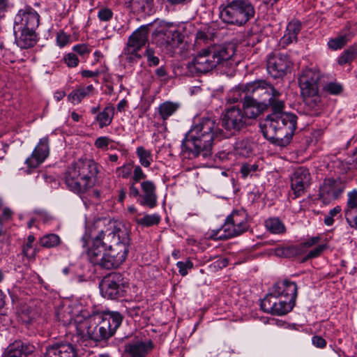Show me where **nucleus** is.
I'll return each mask as SVG.
<instances>
[{"label":"nucleus","mask_w":357,"mask_h":357,"mask_svg":"<svg viewBox=\"0 0 357 357\" xmlns=\"http://www.w3.org/2000/svg\"><path fill=\"white\" fill-rule=\"evenodd\" d=\"M247 126V120L239 107L232 106L225 109L221 119V127L211 117H203L195 123L185 133L181 145V155L183 159H204L212 155L214 142L229 138Z\"/></svg>","instance_id":"obj_1"},{"label":"nucleus","mask_w":357,"mask_h":357,"mask_svg":"<svg viewBox=\"0 0 357 357\" xmlns=\"http://www.w3.org/2000/svg\"><path fill=\"white\" fill-rule=\"evenodd\" d=\"M129 246L130 237L126 227L110 220L92 238L87 256L91 263L101 268H116L126 260Z\"/></svg>","instance_id":"obj_2"},{"label":"nucleus","mask_w":357,"mask_h":357,"mask_svg":"<svg viewBox=\"0 0 357 357\" xmlns=\"http://www.w3.org/2000/svg\"><path fill=\"white\" fill-rule=\"evenodd\" d=\"M282 109L273 108V112L266 116L261 126L265 138L281 147L290 143L297 124V116L292 113L283 112Z\"/></svg>","instance_id":"obj_3"},{"label":"nucleus","mask_w":357,"mask_h":357,"mask_svg":"<svg viewBox=\"0 0 357 357\" xmlns=\"http://www.w3.org/2000/svg\"><path fill=\"white\" fill-rule=\"evenodd\" d=\"M297 291V285L294 282L287 280L278 282L261 300V308L263 311L273 315L286 314L295 305Z\"/></svg>","instance_id":"obj_4"},{"label":"nucleus","mask_w":357,"mask_h":357,"mask_svg":"<svg viewBox=\"0 0 357 357\" xmlns=\"http://www.w3.org/2000/svg\"><path fill=\"white\" fill-rule=\"evenodd\" d=\"M123 321L122 315L118 312H105L96 314L85 319L78 327L82 337L100 342L112 337Z\"/></svg>","instance_id":"obj_5"},{"label":"nucleus","mask_w":357,"mask_h":357,"mask_svg":"<svg viewBox=\"0 0 357 357\" xmlns=\"http://www.w3.org/2000/svg\"><path fill=\"white\" fill-rule=\"evenodd\" d=\"M321 73L317 68H303L298 74V86L304 102L303 112L307 115L318 116L321 112Z\"/></svg>","instance_id":"obj_6"},{"label":"nucleus","mask_w":357,"mask_h":357,"mask_svg":"<svg viewBox=\"0 0 357 357\" xmlns=\"http://www.w3.org/2000/svg\"><path fill=\"white\" fill-rule=\"evenodd\" d=\"M98 172V164L94 160L80 159L66 170L65 183L70 191L82 194L94 185Z\"/></svg>","instance_id":"obj_7"},{"label":"nucleus","mask_w":357,"mask_h":357,"mask_svg":"<svg viewBox=\"0 0 357 357\" xmlns=\"http://www.w3.org/2000/svg\"><path fill=\"white\" fill-rule=\"evenodd\" d=\"M226 47L220 45H210L199 50L190 61L187 68L193 75L206 74L219 65H223L231 57Z\"/></svg>","instance_id":"obj_8"},{"label":"nucleus","mask_w":357,"mask_h":357,"mask_svg":"<svg viewBox=\"0 0 357 357\" xmlns=\"http://www.w3.org/2000/svg\"><path fill=\"white\" fill-rule=\"evenodd\" d=\"M220 20L227 24L241 26L255 16V9L248 0H231L219 7Z\"/></svg>","instance_id":"obj_9"},{"label":"nucleus","mask_w":357,"mask_h":357,"mask_svg":"<svg viewBox=\"0 0 357 357\" xmlns=\"http://www.w3.org/2000/svg\"><path fill=\"white\" fill-rule=\"evenodd\" d=\"M247 93L258 101L271 108L283 109L284 102L281 99L282 93L269 82L257 79L246 84Z\"/></svg>","instance_id":"obj_10"},{"label":"nucleus","mask_w":357,"mask_h":357,"mask_svg":"<svg viewBox=\"0 0 357 357\" xmlns=\"http://www.w3.org/2000/svg\"><path fill=\"white\" fill-rule=\"evenodd\" d=\"M248 228V215L245 211H234L218 231L216 238L228 239L242 234Z\"/></svg>","instance_id":"obj_11"},{"label":"nucleus","mask_w":357,"mask_h":357,"mask_svg":"<svg viewBox=\"0 0 357 357\" xmlns=\"http://www.w3.org/2000/svg\"><path fill=\"white\" fill-rule=\"evenodd\" d=\"M139 183L140 189L138 188L137 184L128 183L129 197L136 199L141 206L153 208L158 204L155 183L153 181L146 180V178Z\"/></svg>","instance_id":"obj_12"},{"label":"nucleus","mask_w":357,"mask_h":357,"mask_svg":"<svg viewBox=\"0 0 357 357\" xmlns=\"http://www.w3.org/2000/svg\"><path fill=\"white\" fill-rule=\"evenodd\" d=\"M149 25H143L135 30L128 38L126 46L122 52V56L130 63L137 62L142 56L139 50L148 41Z\"/></svg>","instance_id":"obj_13"},{"label":"nucleus","mask_w":357,"mask_h":357,"mask_svg":"<svg viewBox=\"0 0 357 357\" xmlns=\"http://www.w3.org/2000/svg\"><path fill=\"white\" fill-rule=\"evenodd\" d=\"M127 284L121 274L111 273L101 280L99 284L100 294L107 299H118L125 296Z\"/></svg>","instance_id":"obj_14"},{"label":"nucleus","mask_w":357,"mask_h":357,"mask_svg":"<svg viewBox=\"0 0 357 357\" xmlns=\"http://www.w3.org/2000/svg\"><path fill=\"white\" fill-rule=\"evenodd\" d=\"M153 35L157 43L170 49L178 47L183 42V35L172 23L160 22V27Z\"/></svg>","instance_id":"obj_15"},{"label":"nucleus","mask_w":357,"mask_h":357,"mask_svg":"<svg viewBox=\"0 0 357 357\" xmlns=\"http://www.w3.org/2000/svg\"><path fill=\"white\" fill-rule=\"evenodd\" d=\"M347 187L345 181L337 178H326L319 188V197L324 204L339 199Z\"/></svg>","instance_id":"obj_16"},{"label":"nucleus","mask_w":357,"mask_h":357,"mask_svg":"<svg viewBox=\"0 0 357 357\" xmlns=\"http://www.w3.org/2000/svg\"><path fill=\"white\" fill-rule=\"evenodd\" d=\"M40 15L28 6L20 9L14 19L13 29L36 30L39 25Z\"/></svg>","instance_id":"obj_17"},{"label":"nucleus","mask_w":357,"mask_h":357,"mask_svg":"<svg viewBox=\"0 0 357 357\" xmlns=\"http://www.w3.org/2000/svg\"><path fill=\"white\" fill-rule=\"evenodd\" d=\"M291 61L286 54L280 53L269 55L267 59L266 68L268 74L279 78L284 76L291 66Z\"/></svg>","instance_id":"obj_18"},{"label":"nucleus","mask_w":357,"mask_h":357,"mask_svg":"<svg viewBox=\"0 0 357 357\" xmlns=\"http://www.w3.org/2000/svg\"><path fill=\"white\" fill-rule=\"evenodd\" d=\"M311 175L308 169L300 167L295 169L291 176V188L293 191V199H296L304 195L310 186Z\"/></svg>","instance_id":"obj_19"},{"label":"nucleus","mask_w":357,"mask_h":357,"mask_svg":"<svg viewBox=\"0 0 357 357\" xmlns=\"http://www.w3.org/2000/svg\"><path fill=\"white\" fill-rule=\"evenodd\" d=\"M115 174L118 178L130 179L128 183L137 184L142 180L146 178V174L141 166L135 165L133 161H129L117 167Z\"/></svg>","instance_id":"obj_20"},{"label":"nucleus","mask_w":357,"mask_h":357,"mask_svg":"<svg viewBox=\"0 0 357 357\" xmlns=\"http://www.w3.org/2000/svg\"><path fill=\"white\" fill-rule=\"evenodd\" d=\"M50 153L49 138H41L31 155L25 160V163L29 168H36L42 164Z\"/></svg>","instance_id":"obj_21"},{"label":"nucleus","mask_w":357,"mask_h":357,"mask_svg":"<svg viewBox=\"0 0 357 357\" xmlns=\"http://www.w3.org/2000/svg\"><path fill=\"white\" fill-rule=\"evenodd\" d=\"M44 357H78V354L73 344L59 341L46 347Z\"/></svg>","instance_id":"obj_22"},{"label":"nucleus","mask_w":357,"mask_h":357,"mask_svg":"<svg viewBox=\"0 0 357 357\" xmlns=\"http://www.w3.org/2000/svg\"><path fill=\"white\" fill-rule=\"evenodd\" d=\"M347 197L344 215L350 227L357 230V189L349 191Z\"/></svg>","instance_id":"obj_23"},{"label":"nucleus","mask_w":357,"mask_h":357,"mask_svg":"<svg viewBox=\"0 0 357 357\" xmlns=\"http://www.w3.org/2000/svg\"><path fill=\"white\" fill-rule=\"evenodd\" d=\"M268 108L267 106L262 102L255 99L252 96H249L243 103V114L246 120L256 119L259 116L265 109Z\"/></svg>","instance_id":"obj_24"},{"label":"nucleus","mask_w":357,"mask_h":357,"mask_svg":"<svg viewBox=\"0 0 357 357\" xmlns=\"http://www.w3.org/2000/svg\"><path fill=\"white\" fill-rule=\"evenodd\" d=\"M153 349L151 341H135L126 345L125 351L130 357H145Z\"/></svg>","instance_id":"obj_25"},{"label":"nucleus","mask_w":357,"mask_h":357,"mask_svg":"<svg viewBox=\"0 0 357 357\" xmlns=\"http://www.w3.org/2000/svg\"><path fill=\"white\" fill-rule=\"evenodd\" d=\"M15 43L21 49L32 47L36 43V30H17L13 29Z\"/></svg>","instance_id":"obj_26"},{"label":"nucleus","mask_w":357,"mask_h":357,"mask_svg":"<svg viewBox=\"0 0 357 357\" xmlns=\"http://www.w3.org/2000/svg\"><path fill=\"white\" fill-rule=\"evenodd\" d=\"M301 30V23L298 20H293L286 27L285 33L280 39V45L285 47L293 43L297 42L298 34Z\"/></svg>","instance_id":"obj_27"},{"label":"nucleus","mask_w":357,"mask_h":357,"mask_svg":"<svg viewBox=\"0 0 357 357\" xmlns=\"http://www.w3.org/2000/svg\"><path fill=\"white\" fill-rule=\"evenodd\" d=\"M34 347L26 344L21 340L15 341L10 344L2 357H21L22 354L28 355L33 351Z\"/></svg>","instance_id":"obj_28"},{"label":"nucleus","mask_w":357,"mask_h":357,"mask_svg":"<svg viewBox=\"0 0 357 357\" xmlns=\"http://www.w3.org/2000/svg\"><path fill=\"white\" fill-rule=\"evenodd\" d=\"M94 87L90 84L86 87L72 91L68 96V100L74 105L79 103L82 100L92 94Z\"/></svg>","instance_id":"obj_29"},{"label":"nucleus","mask_w":357,"mask_h":357,"mask_svg":"<svg viewBox=\"0 0 357 357\" xmlns=\"http://www.w3.org/2000/svg\"><path fill=\"white\" fill-rule=\"evenodd\" d=\"M115 108L113 105H108L102 112L98 113L96 117L99 128H103L111 124L114 115Z\"/></svg>","instance_id":"obj_30"},{"label":"nucleus","mask_w":357,"mask_h":357,"mask_svg":"<svg viewBox=\"0 0 357 357\" xmlns=\"http://www.w3.org/2000/svg\"><path fill=\"white\" fill-rule=\"evenodd\" d=\"M245 86L246 84H241L230 90L227 95V102L234 103L238 101H245L250 96L245 89Z\"/></svg>","instance_id":"obj_31"},{"label":"nucleus","mask_w":357,"mask_h":357,"mask_svg":"<svg viewBox=\"0 0 357 357\" xmlns=\"http://www.w3.org/2000/svg\"><path fill=\"white\" fill-rule=\"evenodd\" d=\"M234 151L236 155L249 157L252 152V146L248 139H238L234 144Z\"/></svg>","instance_id":"obj_32"},{"label":"nucleus","mask_w":357,"mask_h":357,"mask_svg":"<svg viewBox=\"0 0 357 357\" xmlns=\"http://www.w3.org/2000/svg\"><path fill=\"white\" fill-rule=\"evenodd\" d=\"M179 107V103L166 101L160 105L158 107L159 114L162 120L165 121L174 114L178 109Z\"/></svg>","instance_id":"obj_33"},{"label":"nucleus","mask_w":357,"mask_h":357,"mask_svg":"<svg viewBox=\"0 0 357 357\" xmlns=\"http://www.w3.org/2000/svg\"><path fill=\"white\" fill-rule=\"evenodd\" d=\"M136 154L139 158V164L142 167H149L153 161L151 151L146 149L143 146H138L136 149Z\"/></svg>","instance_id":"obj_34"},{"label":"nucleus","mask_w":357,"mask_h":357,"mask_svg":"<svg viewBox=\"0 0 357 357\" xmlns=\"http://www.w3.org/2000/svg\"><path fill=\"white\" fill-rule=\"evenodd\" d=\"M267 230L275 234H281L285 231V226L278 218H270L265 221Z\"/></svg>","instance_id":"obj_35"},{"label":"nucleus","mask_w":357,"mask_h":357,"mask_svg":"<svg viewBox=\"0 0 357 357\" xmlns=\"http://www.w3.org/2000/svg\"><path fill=\"white\" fill-rule=\"evenodd\" d=\"M357 57V45L354 44L345 50L338 57L337 62L343 66L350 63Z\"/></svg>","instance_id":"obj_36"},{"label":"nucleus","mask_w":357,"mask_h":357,"mask_svg":"<svg viewBox=\"0 0 357 357\" xmlns=\"http://www.w3.org/2000/svg\"><path fill=\"white\" fill-rule=\"evenodd\" d=\"M56 317L64 326L71 324L74 321V314H73L72 308L68 306L59 310L56 313Z\"/></svg>","instance_id":"obj_37"},{"label":"nucleus","mask_w":357,"mask_h":357,"mask_svg":"<svg viewBox=\"0 0 357 357\" xmlns=\"http://www.w3.org/2000/svg\"><path fill=\"white\" fill-rule=\"evenodd\" d=\"M61 243V238L56 234H47L42 236L40 239L41 246L50 248L59 245Z\"/></svg>","instance_id":"obj_38"},{"label":"nucleus","mask_w":357,"mask_h":357,"mask_svg":"<svg viewBox=\"0 0 357 357\" xmlns=\"http://www.w3.org/2000/svg\"><path fill=\"white\" fill-rule=\"evenodd\" d=\"M125 3L135 11H146L151 6L153 0H124Z\"/></svg>","instance_id":"obj_39"},{"label":"nucleus","mask_w":357,"mask_h":357,"mask_svg":"<svg viewBox=\"0 0 357 357\" xmlns=\"http://www.w3.org/2000/svg\"><path fill=\"white\" fill-rule=\"evenodd\" d=\"M38 317V314L35 310L26 307L19 315L20 320L26 325L32 324Z\"/></svg>","instance_id":"obj_40"},{"label":"nucleus","mask_w":357,"mask_h":357,"mask_svg":"<svg viewBox=\"0 0 357 357\" xmlns=\"http://www.w3.org/2000/svg\"><path fill=\"white\" fill-rule=\"evenodd\" d=\"M213 33L209 27H204L199 30L196 34V42L198 44L203 43L205 45L209 43V41L213 38Z\"/></svg>","instance_id":"obj_41"},{"label":"nucleus","mask_w":357,"mask_h":357,"mask_svg":"<svg viewBox=\"0 0 357 357\" xmlns=\"http://www.w3.org/2000/svg\"><path fill=\"white\" fill-rule=\"evenodd\" d=\"M349 40L347 34L331 38L328 42V46L333 50H337L342 48Z\"/></svg>","instance_id":"obj_42"},{"label":"nucleus","mask_w":357,"mask_h":357,"mask_svg":"<svg viewBox=\"0 0 357 357\" xmlns=\"http://www.w3.org/2000/svg\"><path fill=\"white\" fill-rule=\"evenodd\" d=\"M137 223L144 227H151L153 225H157L160 222V216L157 214H147L145 215L143 218L138 219L137 220Z\"/></svg>","instance_id":"obj_43"},{"label":"nucleus","mask_w":357,"mask_h":357,"mask_svg":"<svg viewBox=\"0 0 357 357\" xmlns=\"http://www.w3.org/2000/svg\"><path fill=\"white\" fill-rule=\"evenodd\" d=\"M12 218V212L9 208H4L2 215L0 216V248H2L1 243L6 241V234L3 231V224L10 220Z\"/></svg>","instance_id":"obj_44"},{"label":"nucleus","mask_w":357,"mask_h":357,"mask_svg":"<svg viewBox=\"0 0 357 357\" xmlns=\"http://www.w3.org/2000/svg\"><path fill=\"white\" fill-rule=\"evenodd\" d=\"M258 165L257 163H243L241 167L240 172L243 178L248 176H252L253 174L257 171Z\"/></svg>","instance_id":"obj_45"},{"label":"nucleus","mask_w":357,"mask_h":357,"mask_svg":"<svg viewBox=\"0 0 357 357\" xmlns=\"http://www.w3.org/2000/svg\"><path fill=\"white\" fill-rule=\"evenodd\" d=\"M144 56L146 57L149 66H156L159 64L160 59L153 48L148 47L144 52Z\"/></svg>","instance_id":"obj_46"},{"label":"nucleus","mask_w":357,"mask_h":357,"mask_svg":"<svg viewBox=\"0 0 357 357\" xmlns=\"http://www.w3.org/2000/svg\"><path fill=\"white\" fill-rule=\"evenodd\" d=\"M342 208L340 206H336L333 209L330 210L328 213L325 215L324 222L327 226H331L333 225L335 220L334 217L337 216L340 213Z\"/></svg>","instance_id":"obj_47"},{"label":"nucleus","mask_w":357,"mask_h":357,"mask_svg":"<svg viewBox=\"0 0 357 357\" xmlns=\"http://www.w3.org/2000/svg\"><path fill=\"white\" fill-rule=\"evenodd\" d=\"M343 165L345 172L357 169V149Z\"/></svg>","instance_id":"obj_48"},{"label":"nucleus","mask_w":357,"mask_h":357,"mask_svg":"<svg viewBox=\"0 0 357 357\" xmlns=\"http://www.w3.org/2000/svg\"><path fill=\"white\" fill-rule=\"evenodd\" d=\"M22 254L28 259H33L36 255V249L33 248V244L26 243L22 248Z\"/></svg>","instance_id":"obj_49"},{"label":"nucleus","mask_w":357,"mask_h":357,"mask_svg":"<svg viewBox=\"0 0 357 357\" xmlns=\"http://www.w3.org/2000/svg\"><path fill=\"white\" fill-rule=\"evenodd\" d=\"M176 266L178 268V272L182 276H185L188 274V270L191 269L193 266V264L190 260H187L185 262L178 261Z\"/></svg>","instance_id":"obj_50"},{"label":"nucleus","mask_w":357,"mask_h":357,"mask_svg":"<svg viewBox=\"0 0 357 357\" xmlns=\"http://www.w3.org/2000/svg\"><path fill=\"white\" fill-rule=\"evenodd\" d=\"M113 16L112 10L107 8H103L99 10L98 13V17L100 21L108 22Z\"/></svg>","instance_id":"obj_51"},{"label":"nucleus","mask_w":357,"mask_h":357,"mask_svg":"<svg viewBox=\"0 0 357 357\" xmlns=\"http://www.w3.org/2000/svg\"><path fill=\"white\" fill-rule=\"evenodd\" d=\"M326 89L331 94L337 95L342 91V86L336 82H330L326 86Z\"/></svg>","instance_id":"obj_52"},{"label":"nucleus","mask_w":357,"mask_h":357,"mask_svg":"<svg viewBox=\"0 0 357 357\" xmlns=\"http://www.w3.org/2000/svg\"><path fill=\"white\" fill-rule=\"evenodd\" d=\"M64 61L66 64L70 67H75L79 63V59L74 53H69L64 56Z\"/></svg>","instance_id":"obj_53"},{"label":"nucleus","mask_w":357,"mask_h":357,"mask_svg":"<svg viewBox=\"0 0 357 357\" xmlns=\"http://www.w3.org/2000/svg\"><path fill=\"white\" fill-rule=\"evenodd\" d=\"M295 248L294 247L282 248L276 250V255L290 257L294 254Z\"/></svg>","instance_id":"obj_54"},{"label":"nucleus","mask_w":357,"mask_h":357,"mask_svg":"<svg viewBox=\"0 0 357 357\" xmlns=\"http://www.w3.org/2000/svg\"><path fill=\"white\" fill-rule=\"evenodd\" d=\"M312 344L317 348L324 349L326 347V341L321 336L314 335L312 337Z\"/></svg>","instance_id":"obj_55"},{"label":"nucleus","mask_w":357,"mask_h":357,"mask_svg":"<svg viewBox=\"0 0 357 357\" xmlns=\"http://www.w3.org/2000/svg\"><path fill=\"white\" fill-rule=\"evenodd\" d=\"M73 50L81 56L89 54L91 52V49L86 44H79L73 47Z\"/></svg>","instance_id":"obj_56"},{"label":"nucleus","mask_w":357,"mask_h":357,"mask_svg":"<svg viewBox=\"0 0 357 357\" xmlns=\"http://www.w3.org/2000/svg\"><path fill=\"white\" fill-rule=\"evenodd\" d=\"M326 249V245H318L317 247H316L315 248H314L313 250H310L307 255V257L308 259H312V258H315V257H317L318 256H319L322 252Z\"/></svg>","instance_id":"obj_57"},{"label":"nucleus","mask_w":357,"mask_h":357,"mask_svg":"<svg viewBox=\"0 0 357 357\" xmlns=\"http://www.w3.org/2000/svg\"><path fill=\"white\" fill-rule=\"evenodd\" d=\"M110 139L107 137H100L95 141V146L98 149H107Z\"/></svg>","instance_id":"obj_58"},{"label":"nucleus","mask_w":357,"mask_h":357,"mask_svg":"<svg viewBox=\"0 0 357 357\" xmlns=\"http://www.w3.org/2000/svg\"><path fill=\"white\" fill-rule=\"evenodd\" d=\"M56 42L61 47H63L69 43V36L63 32L59 33L56 37Z\"/></svg>","instance_id":"obj_59"},{"label":"nucleus","mask_w":357,"mask_h":357,"mask_svg":"<svg viewBox=\"0 0 357 357\" xmlns=\"http://www.w3.org/2000/svg\"><path fill=\"white\" fill-rule=\"evenodd\" d=\"M35 213L37 215V218L45 223L50 221L52 218V215L45 211H36Z\"/></svg>","instance_id":"obj_60"},{"label":"nucleus","mask_w":357,"mask_h":357,"mask_svg":"<svg viewBox=\"0 0 357 357\" xmlns=\"http://www.w3.org/2000/svg\"><path fill=\"white\" fill-rule=\"evenodd\" d=\"M81 75L83 77H94L100 75L98 70L91 71L89 70H84L81 72Z\"/></svg>","instance_id":"obj_61"},{"label":"nucleus","mask_w":357,"mask_h":357,"mask_svg":"<svg viewBox=\"0 0 357 357\" xmlns=\"http://www.w3.org/2000/svg\"><path fill=\"white\" fill-rule=\"evenodd\" d=\"M320 238L319 236H314L308 239L304 243V245L307 248H310L319 242Z\"/></svg>","instance_id":"obj_62"},{"label":"nucleus","mask_w":357,"mask_h":357,"mask_svg":"<svg viewBox=\"0 0 357 357\" xmlns=\"http://www.w3.org/2000/svg\"><path fill=\"white\" fill-rule=\"evenodd\" d=\"M127 106V101L125 99H123L119 101V102L116 105V109L118 112H122L125 110V108Z\"/></svg>","instance_id":"obj_63"},{"label":"nucleus","mask_w":357,"mask_h":357,"mask_svg":"<svg viewBox=\"0 0 357 357\" xmlns=\"http://www.w3.org/2000/svg\"><path fill=\"white\" fill-rule=\"evenodd\" d=\"M66 96V93L62 91H56L54 94V98L56 101H60L62 100Z\"/></svg>","instance_id":"obj_64"}]
</instances>
